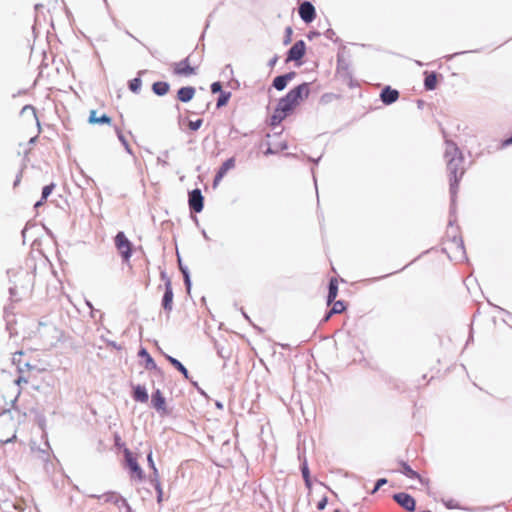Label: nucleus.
<instances>
[{
	"label": "nucleus",
	"mask_w": 512,
	"mask_h": 512,
	"mask_svg": "<svg viewBox=\"0 0 512 512\" xmlns=\"http://www.w3.org/2000/svg\"><path fill=\"white\" fill-rule=\"evenodd\" d=\"M310 94L309 83H302L291 89L284 97L280 98L270 118L272 126L279 125L287 116L292 114L302 101Z\"/></svg>",
	"instance_id": "obj_1"
},
{
	"label": "nucleus",
	"mask_w": 512,
	"mask_h": 512,
	"mask_svg": "<svg viewBox=\"0 0 512 512\" xmlns=\"http://www.w3.org/2000/svg\"><path fill=\"white\" fill-rule=\"evenodd\" d=\"M445 157L447 159V172L450 181V191L452 195H456L459 182L465 173L464 158L456 147H451L449 150H446Z\"/></svg>",
	"instance_id": "obj_2"
},
{
	"label": "nucleus",
	"mask_w": 512,
	"mask_h": 512,
	"mask_svg": "<svg viewBox=\"0 0 512 512\" xmlns=\"http://www.w3.org/2000/svg\"><path fill=\"white\" fill-rule=\"evenodd\" d=\"M443 251L450 259L459 260L464 258L465 250L461 238L453 237L444 240Z\"/></svg>",
	"instance_id": "obj_3"
},
{
	"label": "nucleus",
	"mask_w": 512,
	"mask_h": 512,
	"mask_svg": "<svg viewBox=\"0 0 512 512\" xmlns=\"http://www.w3.org/2000/svg\"><path fill=\"white\" fill-rule=\"evenodd\" d=\"M16 437L15 422L11 416L0 415V443H8Z\"/></svg>",
	"instance_id": "obj_4"
},
{
	"label": "nucleus",
	"mask_w": 512,
	"mask_h": 512,
	"mask_svg": "<svg viewBox=\"0 0 512 512\" xmlns=\"http://www.w3.org/2000/svg\"><path fill=\"white\" fill-rule=\"evenodd\" d=\"M115 247L124 263H129L132 256V243L126 237L124 232L120 231L114 238Z\"/></svg>",
	"instance_id": "obj_5"
},
{
	"label": "nucleus",
	"mask_w": 512,
	"mask_h": 512,
	"mask_svg": "<svg viewBox=\"0 0 512 512\" xmlns=\"http://www.w3.org/2000/svg\"><path fill=\"white\" fill-rule=\"evenodd\" d=\"M124 456L126 465L130 471L131 478L142 481L144 479V472L138 464L136 457L128 448L124 449Z\"/></svg>",
	"instance_id": "obj_6"
},
{
	"label": "nucleus",
	"mask_w": 512,
	"mask_h": 512,
	"mask_svg": "<svg viewBox=\"0 0 512 512\" xmlns=\"http://www.w3.org/2000/svg\"><path fill=\"white\" fill-rule=\"evenodd\" d=\"M172 70L177 76L188 77L196 73L197 67L191 64L190 57L188 56L179 62L173 63Z\"/></svg>",
	"instance_id": "obj_7"
},
{
	"label": "nucleus",
	"mask_w": 512,
	"mask_h": 512,
	"mask_svg": "<svg viewBox=\"0 0 512 512\" xmlns=\"http://www.w3.org/2000/svg\"><path fill=\"white\" fill-rule=\"evenodd\" d=\"M306 51V44L303 40L294 43L288 52L286 61H299L303 58Z\"/></svg>",
	"instance_id": "obj_8"
},
{
	"label": "nucleus",
	"mask_w": 512,
	"mask_h": 512,
	"mask_svg": "<svg viewBox=\"0 0 512 512\" xmlns=\"http://www.w3.org/2000/svg\"><path fill=\"white\" fill-rule=\"evenodd\" d=\"M203 201L200 189H194L189 193V207L194 212L199 213L203 210Z\"/></svg>",
	"instance_id": "obj_9"
},
{
	"label": "nucleus",
	"mask_w": 512,
	"mask_h": 512,
	"mask_svg": "<svg viewBox=\"0 0 512 512\" xmlns=\"http://www.w3.org/2000/svg\"><path fill=\"white\" fill-rule=\"evenodd\" d=\"M393 499L404 509L407 511H414L415 510V500L412 496H410L407 493L401 492L397 493L393 496Z\"/></svg>",
	"instance_id": "obj_10"
},
{
	"label": "nucleus",
	"mask_w": 512,
	"mask_h": 512,
	"mask_svg": "<svg viewBox=\"0 0 512 512\" xmlns=\"http://www.w3.org/2000/svg\"><path fill=\"white\" fill-rule=\"evenodd\" d=\"M299 15L304 22L311 23L316 17L314 6L308 1L303 2L299 7Z\"/></svg>",
	"instance_id": "obj_11"
},
{
	"label": "nucleus",
	"mask_w": 512,
	"mask_h": 512,
	"mask_svg": "<svg viewBox=\"0 0 512 512\" xmlns=\"http://www.w3.org/2000/svg\"><path fill=\"white\" fill-rule=\"evenodd\" d=\"M173 289H172V283L168 279L165 283V292L162 299V307L167 313H170L172 311V305H173Z\"/></svg>",
	"instance_id": "obj_12"
},
{
	"label": "nucleus",
	"mask_w": 512,
	"mask_h": 512,
	"mask_svg": "<svg viewBox=\"0 0 512 512\" xmlns=\"http://www.w3.org/2000/svg\"><path fill=\"white\" fill-rule=\"evenodd\" d=\"M401 466V472L411 479H418L424 486H428L429 480L422 478L416 471H414L406 462H399Z\"/></svg>",
	"instance_id": "obj_13"
},
{
	"label": "nucleus",
	"mask_w": 512,
	"mask_h": 512,
	"mask_svg": "<svg viewBox=\"0 0 512 512\" xmlns=\"http://www.w3.org/2000/svg\"><path fill=\"white\" fill-rule=\"evenodd\" d=\"M380 97L383 103L389 105L398 100L399 92L387 86L382 90Z\"/></svg>",
	"instance_id": "obj_14"
},
{
	"label": "nucleus",
	"mask_w": 512,
	"mask_h": 512,
	"mask_svg": "<svg viewBox=\"0 0 512 512\" xmlns=\"http://www.w3.org/2000/svg\"><path fill=\"white\" fill-rule=\"evenodd\" d=\"M295 76L294 72H289L284 75H280L274 78L273 87L278 91H282L286 88L289 81H291Z\"/></svg>",
	"instance_id": "obj_15"
},
{
	"label": "nucleus",
	"mask_w": 512,
	"mask_h": 512,
	"mask_svg": "<svg viewBox=\"0 0 512 512\" xmlns=\"http://www.w3.org/2000/svg\"><path fill=\"white\" fill-rule=\"evenodd\" d=\"M235 166V160L233 158H229L227 159L222 165L221 167L219 168L216 176H215V179H214V185H216L217 183H219L222 178L226 175V173L234 168Z\"/></svg>",
	"instance_id": "obj_16"
},
{
	"label": "nucleus",
	"mask_w": 512,
	"mask_h": 512,
	"mask_svg": "<svg viewBox=\"0 0 512 512\" xmlns=\"http://www.w3.org/2000/svg\"><path fill=\"white\" fill-rule=\"evenodd\" d=\"M195 95V88L191 86L182 87L177 92V98L181 102H189Z\"/></svg>",
	"instance_id": "obj_17"
},
{
	"label": "nucleus",
	"mask_w": 512,
	"mask_h": 512,
	"mask_svg": "<svg viewBox=\"0 0 512 512\" xmlns=\"http://www.w3.org/2000/svg\"><path fill=\"white\" fill-rule=\"evenodd\" d=\"M425 79H424V87L426 90H434L437 88L438 85V76L435 72H428L426 71L424 73Z\"/></svg>",
	"instance_id": "obj_18"
},
{
	"label": "nucleus",
	"mask_w": 512,
	"mask_h": 512,
	"mask_svg": "<svg viewBox=\"0 0 512 512\" xmlns=\"http://www.w3.org/2000/svg\"><path fill=\"white\" fill-rule=\"evenodd\" d=\"M111 121V118L105 114L98 116L96 110H91L89 113L88 122L90 124H111Z\"/></svg>",
	"instance_id": "obj_19"
},
{
	"label": "nucleus",
	"mask_w": 512,
	"mask_h": 512,
	"mask_svg": "<svg viewBox=\"0 0 512 512\" xmlns=\"http://www.w3.org/2000/svg\"><path fill=\"white\" fill-rule=\"evenodd\" d=\"M152 404L153 407L158 411L165 410L166 401L160 390H156L152 394Z\"/></svg>",
	"instance_id": "obj_20"
},
{
	"label": "nucleus",
	"mask_w": 512,
	"mask_h": 512,
	"mask_svg": "<svg viewBox=\"0 0 512 512\" xmlns=\"http://www.w3.org/2000/svg\"><path fill=\"white\" fill-rule=\"evenodd\" d=\"M338 294V281L336 278H332L329 282V292L327 297V304L330 305L336 299Z\"/></svg>",
	"instance_id": "obj_21"
},
{
	"label": "nucleus",
	"mask_w": 512,
	"mask_h": 512,
	"mask_svg": "<svg viewBox=\"0 0 512 512\" xmlns=\"http://www.w3.org/2000/svg\"><path fill=\"white\" fill-rule=\"evenodd\" d=\"M153 92L158 96L166 95L170 90V85L164 81H158L152 85Z\"/></svg>",
	"instance_id": "obj_22"
},
{
	"label": "nucleus",
	"mask_w": 512,
	"mask_h": 512,
	"mask_svg": "<svg viewBox=\"0 0 512 512\" xmlns=\"http://www.w3.org/2000/svg\"><path fill=\"white\" fill-rule=\"evenodd\" d=\"M332 303H333V306H332L331 310L328 312V314L326 315V317L324 318V321H328L333 314L342 313L346 309V306H345L344 302H342V301L334 300V302H332Z\"/></svg>",
	"instance_id": "obj_23"
},
{
	"label": "nucleus",
	"mask_w": 512,
	"mask_h": 512,
	"mask_svg": "<svg viewBox=\"0 0 512 512\" xmlns=\"http://www.w3.org/2000/svg\"><path fill=\"white\" fill-rule=\"evenodd\" d=\"M133 397L136 401L147 402L148 394H147L145 387L140 386V385L134 387Z\"/></svg>",
	"instance_id": "obj_24"
},
{
	"label": "nucleus",
	"mask_w": 512,
	"mask_h": 512,
	"mask_svg": "<svg viewBox=\"0 0 512 512\" xmlns=\"http://www.w3.org/2000/svg\"><path fill=\"white\" fill-rule=\"evenodd\" d=\"M22 116H27L30 118L31 121L35 122L37 125H39V120L37 118L36 110L31 105H26L21 110Z\"/></svg>",
	"instance_id": "obj_25"
},
{
	"label": "nucleus",
	"mask_w": 512,
	"mask_h": 512,
	"mask_svg": "<svg viewBox=\"0 0 512 512\" xmlns=\"http://www.w3.org/2000/svg\"><path fill=\"white\" fill-rule=\"evenodd\" d=\"M301 472H302V476H303V479L305 482V486L310 491L311 487H312V481H311L310 471H309L308 464H307L306 460H304V462L302 464Z\"/></svg>",
	"instance_id": "obj_26"
},
{
	"label": "nucleus",
	"mask_w": 512,
	"mask_h": 512,
	"mask_svg": "<svg viewBox=\"0 0 512 512\" xmlns=\"http://www.w3.org/2000/svg\"><path fill=\"white\" fill-rule=\"evenodd\" d=\"M166 358L170 362V364L173 365L174 368H176L179 372H181L184 375L186 379L189 378L188 370L182 365L181 362H179L177 359L171 356H166Z\"/></svg>",
	"instance_id": "obj_27"
},
{
	"label": "nucleus",
	"mask_w": 512,
	"mask_h": 512,
	"mask_svg": "<svg viewBox=\"0 0 512 512\" xmlns=\"http://www.w3.org/2000/svg\"><path fill=\"white\" fill-rule=\"evenodd\" d=\"M55 188V184L54 183H51L49 185H46L43 190H42V198L40 201H38L36 204H35V207H39L43 204V202L48 198V196L53 192Z\"/></svg>",
	"instance_id": "obj_28"
},
{
	"label": "nucleus",
	"mask_w": 512,
	"mask_h": 512,
	"mask_svg": "<svg viewBox=\"0 0 512 512\" xmlns=\"http://www.w3.org/2000/svg\"><path fill=\"white\" fill-rule=\"evenodd\" d=\"M151 482L154 485L155 490L157 491V502L158 504H161L163 501V489L161 486L160 477L152 478Z\"/></svg>",
	"instance_id": "obj_29"
},
{
	"label": "nucleus",
	"mask_w": 512,
	"mask_h": 512,
	"mask_svg": "<svg viewBox=\"0 0 512 512\" xmlns=\"http://www.w3.org/2000/svg\"><path fill=\"white\" fill-rule=\"evenodd\" d=\"M142 81L140 78H134L129 82V88L132 92L138 93L141 89Z\"/></svg>",
	"instance_id": "obj_30"
},
{
	"label": "nucleus",
	"mask_w": 512,
	"mask_h": 512,
	"mask_svg": "<svg viewBox=\"0 0 512 512\" xmlns=\"http://www.w3.org/2000/svg\"><path fill=\"white\" fill-rule=\"evenodd\" d=\"M147 461H148V464H149V467L152 469L153 471V474H152V478H158L160 477L159 476V472H158V469L156 468V465L153 461V457H152V452H150L148 455H147Z\"/></svg>",
	"instance_id": "obj_31"
},
{
	"label": "nucleus",
	"mask_w": 512,
	"mask_h": 512,
	"mask_svg": "<svg viewBox=\"0 0 512 512\" xmlns=\"http://www.w3.org/2000/svg\"><path fill=\"white\" fill-rule=\"evenodd\" d=\"M139 355L145 357V360L147 362V367H149V366L155 367L156 366L154 360L152 359V357L149 355V353L145 349H142L139 352Z\"/></svg>",
	"instance_id": "obj_32"
},
{
	"label": "nucleus",
	"mask_w": 512,
	"mask_h": 512,
	"mask_svg": "<svg viewBox=\"0 0 512 512\" xmlns=\"http://www.w3.org/2000/svg\"><path fill=\"white\" fill-rule=\"evenodd\" d=\"M202 123H203L202 119H198L196 121H189L188 127L190 130L196 131L201 127Z\"/></svg>",
	"instance_id": "obj_33"
},
{
	"label": "nucleus",
	"mask_w": 512,
	"mask_h": 512,
	"mask_svg": "<svg viewBox=\"0 0 512 512\" xmlns=\"http://www.w3.org/2000/svg\"><path fill=\"white\" fill-rule=\"evenodd\" d=\"M229 97H230V93L222 94L217 101V107L226 105Z\"/></svg>",
	"instance_id": "obj_34"
},
{
	"label": "nucleus",
	"mask_w": 512,
	"mask_h": 512,
	"mask_svg": "<svg viewBox=\"0 0 512 512\" xmlns=\"http://www.w3.org/2000/svg\"><path fill=\"white\" fill-rule=\"evenodd\" d=\"M327 505V497L323 496L316 504L317 509L323 510Z\"/></svg>",
	"instance_id": "obj_35"
},
{
	"label": "nucleus",
	"mask_w": 512,
	"mask_h": 512,
	"mask_svg": "<svg viewBox=\"0 0 512 512\" xmlns=\"http://www.w3.org/2000/svg\"><path fill=\"white\" fill-rule=\"evenodd\" d=\"M387 483V479L385 478H381L379 479L377 482H376V485L372 491V493H375L376 491H378L384 484Z\"/></svg>",
	"instance_id": "obj_36"
},
{
	"label": "nucleus",
	"mask_w": 512,
	"mask_h": 512,
	"mask_svg": "<svg viewBox=\"0 0 512 512\" xmlns=\"http://www.w3.org/2000/svg\"><path fill=\"white\" fill-rule=\"evenodd\" d=\"M222 89V86H221V83L220 82H214L212 85H211V91L212 93H217V92H220Z\"/></svg>",
	"instance_id": "obj_37"
},
{
	"label": "nucleus",
	"mask_w": 512,
	"mask_h": 512,
	"mask_svg": "<svg viewBox=\"0 0 512 512\" xmlns=\"http://www.w3.org/2000/svg\"><path fill=\"white\" fill-rule=\"evenodd\" d=\"M291 35H292V28L287 27L286 28V39L284 41V44H289L291 42Z\"/></svg>",
	"instance_id": "obj_38"
},
{
	"label": "nucleus",
	"mask_w": 512,
	"mask_h": 512,
	"mask_svg": "<svg viewBox=\"0 0 512 512\" xmlns=\"http://www.w3.org/2000/svg\"><path fill=\"white\" fill-rule=\"evenodd\" d=\"M183 273H184V276H185V283L187 285V288L189 289V287H190L189 276H188V274L185 271H183Z\"/></svg>",
	"instance_id": "obj_39"
},
{
	"label": "nucleus",
	"mask_w": 512,
	"mask_h": 512,
	"mask_svg": "<svg viewBox=\"0 0 512 512\" xmlns=\"http://www.w3.org/2000/svg\"><path fill=\"white\" fill-rule=\"evenodd\" d=\"M512 145V136L505 141H503V146H509Z\"/></svg>",
	"instance_id": "obj_40"
},
{
	"label": "nucleus",
	"mask_w": 512,
	"mask_h": 512,
	"mask_svg": "<svg viewBox=\"0 0 512 512\" xmlns=\"http://www.w3.org/2000/svg\"><path fill=\"white\" fill-rule=\"evenodd\" d=\"M278 58L275 56L273 59L270 60L269 65L274 66L277 62Z\"/></svg>",
	"instance_id": "obj_41"
},
{
	"label": "nucleus",
	"mask_w": 512,
	"mask_h": 512,
	"mask_svg": "<svg viewBox=\"0 0 512 512\" xmlns=\"http://www.w3.org/2000/svg\"><path fill=\"white\" fill-rule=\"evenodd\" d=\"M36 140V137L31 138L30 142H34Z\"/></svg>",
	"instance_id": "obj_42"
},
{
	"label": "nucleus",
	"mask_w": 512,
	"mask_h": 512,
	"mask_svg": "<svg viewBox=\"0 0 512 512\" xmlns=\"http://www.w3.org/2000/svg\"><path fill=\"white\" fill-rule=\"evenodd\" d=\"M334 512H341L339 509H336Z\"/></svg>",
	"instance_id": "obj_43"
}]
</instances>
